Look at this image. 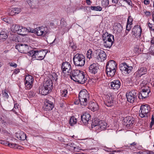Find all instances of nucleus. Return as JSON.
Here are the masks:
<instances>
[{"label": "nucleus", "instance_id": "1", "mask_svg": "<svg viewBox=\"0 0 154 154\" xmlns=\"http://www.w3.org/2000/svg\"><path fill=\"white\" fill-rule=\"evenodd\" d=\"M89 97L90 94L86 90H81L79 95V100L81 105L87 106L89 100Z\"/></svg>", "mask_w": 154, "mask_h": 154}, {"label": "nucleus", "instance_id": "2", "mask_svg": "<svg viewBox=\"0 0 154 154\" xmlns=\"http://www.w3.org/2000/svg\"><path fill=\"white\" fill-rule=\"evenodd\" d=\"M73 60L76 66L81 67L85 64V58L83 54L78 53L74 56Z\"/></svg>", "mask_w": 154, "mask_h": 154}, {"label": "nucleus", "instance_id": "3", "mask_svg": "<svg viewBox=\"0 0 154 154\" xmlns=\"http://www.w3.org/2000/svg\"><path fill=\"white\" fill-rule=\"evenodd\" d=\"M103 40L104 45L107 48H110L114 41V37L113 35L106 32L103 35Z\"/></svg>", "mask_w": 154, "mask_h": 154}, {"label": "nucleus", "instance_id": "4", "mask_svg": "<svg viewBox=\"0 0 154 154\" xmlns=\"http://www.w3.org/2000/svg\"><path fill=\"white\" fill-rule=\"evenodd\" d=\"M15 48L20 52L25 54L27 53L29 55L32 49L31 47L23 43H19L17 44L15 46Z\"/></svg>", "mask_w": 154, "mask_h": 154}, {"label": "nucleus", "instance_id": "5", "mask_svg": "<svg viewBox=\"0 0 154 154\" xmlns=\"http://www.w3.org/2000/svg\"><path fill=\"white\" fill-rule=\"evenodd\" d=\"M46 54H44V51H40L32 50L30 51L29 56L35 58L37 60H42L43 59Z\"/></svg>", "mask_w": 154, "mask_h": 154}, {"label": "nucleus", "instance_id": "6", "mask_svg": "<svg viewBox=\"0 0 154 154\" xmlns=\"http://www.w3.org/2000/svg\"><path fill=\"white\" fill-rule=\"evenodd\" d=\"M137 95V91L135 90H132L127 92L126 95L127 101L131 103L136 102Z\"/></svg>", "mask_w": 154, "mask_h": 154}, {"label": "nucleus", "instance_id": "7", "mask_svg": "<svg viewBox=\"0 0 154 154\" xmlns=\"http://www.w3.org/2000/svg\"><path fill=\"white\" fill-rule=\"evenodd\" d=\"M150 110V107L148 104L142 105L139 111V116L141 118L148 116Z\"/></svg>", "mask_w": 154, "mask_h": 154}, {"label": "nucleus", "instance_id": "8", "mask_svg": "<svg viewBox=\"0 0 154 154\" xmlns=\"http://www.w3.org/2000/svg\"><path fill=\"white\" fill-rule=\"evenodd\" d=\"M35 31L38 36H42L43 37L46 36L49 32L47 27L43 26L37 27L35 29Z\"/></svg>", "mask_w": 154, "mask_h": 154}, {"label": "nucleus", "instance_id": "9", "mask_svg": "<svg viewBox=\"0 0 154 154\" xmlns=\"http://www.w3.org/2000/svg\"><path fill=\"white\" fill-rule=\"evenodd\" d=\"M95 58L97 62H103L106 59V55L103 51L101 50H97Z\"/></svg>", "mask_w": 154, "mask_h": 154}, {"label": "nucleus", "instance_id": "10", "mask_svg": "<svg viewBox=\"0 0 154 154\" xmlns=\"http://www.w3.org/2000/svg\"><path fill=\"white\" fill-rule=\"evenodd\" d=\"M61 69L63 73L67 72L68 75L72 71L70 64L68 62H65L62 63Z\"/></svg>", "mask_w": 154, "mask_h": 154}, {"label": "nucleus", "instance_id": "11", "mask_svg": "<svg viewBox=\"0 0 154 154\" xmlns=\"http://www.w3.org/2000/svg\"><path fill=\"white\" fill-rule=\"evenodd\" d=\"M33 80L32 76L30 75L26 76L25 79V85L26 89H29L32 87Z\"/></svg>", "mask_w": 154, "mask_h": 154}, {"label": "nucleus", "instance_id": "12", "mask_svg": "<svg viewBox=\"0 0 154 154\" xmlns=\"http://www.w3.org/2000/svg\"><path fill=\"white\" fill-rule=\"evenodd\" d=\"M150 92V90L148 87H146L142 89V91L139 95L138 97L140 99H143L146 98Z\"/></svg>", "mask_w": 154, "mask_h": 154}, {"label": "nucleus", "instance_id": "13", "mask_svg": "<svg viewBox=\"0 0 154 154\" xmlns=\"http://www.w3.org/2000/svg\"><path fill=\"white\" fill-rule=\"evenodd\" d=\"M132 35L138 39L141 36L142 30L140 26L137 25L134 26L132 29Z\"/></svg>", "mask_w": 154, "mask_h": 154}, {"label": "nucleus", "instance_id": "14", "mask_svg": "<svg viewBox=\"0 0 154 154\" xmlns=\"http://www.w3.org/2000/svg\"><path fill=\"white\" fill-rule=\"evenodd\" d=\"M120 69L124 72L129 73L132 69V66H129L127 64L124 63H122L120 66Z\"/></svg>", "mask_w": 154, "mask_h": 154}, {"label": "nucleus", "instance_id": "15", "mask_svg": "<svg viewBox=\"0 0 154 154\" xmlns=\"http://www.w3.org/2000/svg\"><path fill=\"white\" fill-rule=\"evenodd\" d=\"M85 74L83 71H81L75 81L80 84H84L87 79V78L85 77Z\"/></svg>", "mask_w": 154, "mask_h": 154}, {"label": "nucleus", "instance_id": "16", "mask_svg": "<svg viewBox=\"0 0 154 154\" xmlns=\"http://www.w3.org/2000/svg\"><path fill=\"white\" fill-rule=\"evenodd\" d=\"M81 120L85 125H86L91 122V117L89 113L84 112L81 116Z\"/></svg>", "mask_w": 154, "mask_h": 154}, {"label": "nucleus", "instance_id": "17", "mask_svg": "<svg viewBox=\"0 0 154 154\" xmlns=\"http://www.w3.org/2000/svg\"><path fill=\"white\" fill-rule=\"evenodd\" d=\"M54 106L53 103L48 100H47L44 103L43 108L45 111H50L52 110Z\"/></svg>", "mask_w": 154, "mask_h": 154}, {"label": "nucleus", "instance_id": "18", "mask_svg": "<svg viewBox=\"0 0 154 154\" xmlns=\"http://www.w3.org/2000/svg\"><path fill=\"white\" fill-rule=\"evenodd\" d=\"M89 72L92 74L97 73L99 70L98 64L97 63H93L89 67Z\"/></svg>", "mask_w": 154, "mask_h": 154}, {"label": "nucleus", "instance_id": "19", "mask_svg": "<svg viewBox=\"0 0 154 154\" xmlns=\"http://www.w3.org/2000/svg\"><path fill=\"white\" fill-rule=\"evenodd\" d=\"M8 29L4 28L2 29L0 32V40L4 41L8 37Z\"/></svg>", "mask_w": 154, "mask_h": 154}, {"label": "nucleus", "instance_id": "20", "mask_svg": "<svg viewBox=\"0 0 154 154\" xmlns=\"http://www.w3.org/2000/svg\"><path fill=\"white\" fill-rule=\"evenodd\" d=\"M123 124L127 127H131L134 123L132 117L130 116L125 118L123 119Z\"/></svg>", "mask_w": 154, "mask_h": 154}, {"label": "nucleus", "instance_id": "21", "mask_svg": "<svg viewBox=\"0 0 154 154\" xmlns=\"http://www.w3.org/2000/svg\"><path fill=\"white\" fill-rule=\"evenodd\" d=\"M121 85V83L120 81L117 79L113 81L110 83V86L111 88L117 90Z\"/></svg>", "mask_w": 154, "mask_h": 154}, {"label": "nucleus", "instance_id": "22", "mask_svg": "<svg viewBox=\"0 0 154 154\" xmlns=\"http://www.w3.org/2000/svg\"><path fill=\"white\" fill-rule=\"evenodd\" d=\"M41 0H26L27 3L32 9H36L38 6V3Z\"/></svg>", "mask_w": 154, "mask_h": 154}, {"label": "nucleus", "instance_id": "23", "mask_svg": "<svg viewBox=\"0 0 154 154\" xmlns=\"http://www.w3.org/2000/svg\"><path fill=\"white\" fill-rule=\"evenodd\" d=\"M147 72V69L146 67H140L135 72L134 75L136 77H139L145 74Z\"/></svg>", "mask_w": 154, "mask_h": 154}, {"label": "nucleus", "instance_id": "24", "mask_svg": "<svg viewBox=\"0 0 154 154\" xmlns=\"http://www.w3.org/2000/svg\"><path fill=\"white\" fill-rule=\"evenodd\" d=\"M104 103L105 105L108 107H110L113 106V103L112 97V96H110L108 95H106L105 96Z\"/></svg>", "mask_w": 154, "mask_h": 154}, {"label": "nucleus", "instance_id": "25", "mask_svg": "<svg viewBox=\"0 0 154 154\" xmlns=\"http://www.w3.org/2000/svg\"><path fill=\"white\" fill-rule=\"evenodd\" d=\"M81 71L79 70H73L70 73V77L71 79L74 81H75Z\"/></svg>", "mask_w": 154, "mask_h": 154}, {"label": "nucleus", "instance_id": "26", "mask_svg": "<svg viewBox=\"0 0 154 154\" xmlns=\"http://www.w3.org/2000/svg\"><path fill=\"white\" fill-rule=\"evenodd\" d=\"M106 69H117V64L113 60H109L106 66Z\"/></svg>", "mask_w": 154, "mask_h": 154}, {"label": "nucleus", "instance_id": "27", "mask_svg": "<svg viewBox=\"0 0 154 154\" xmlns=\"http://www.w3.org/2000/svg\"><path fill=\"white\" fill-rule=\"evenodd\" d=\"M50 91L48 89V88H47L43 85L40 86L39 88V93L42 95H46L48 94Z\"/></svg>", "mask_w": 154, "mask_h": 154}, {"label": "nucleus", "instance_id": "28", "mask_svg": "<svg viewBox=\"0 0 154 154\" xmlns=\"http://www.w3.org/2000/svg\"><path fill=\"white\" fill-rule=\"evenodd\" d=\"M88 108L91 110L95 111L98 109V105L97 103L92 101H88Z\"/></svg>", "mask_w": 154, "mask_h": 154}, {"label": "nucleus", "instance_id": "29", "mask_svg": "<svg viewBox=\"0 0 154 154\" xmlns=\"http://www.w3.org/2000/svg\"><path fill=\"white\" fill-rule=\"evenodd\" d=\"M16 137L20 140H24L26 139V136L23 132L20 131L19 133H16Z\"/></svg>", "mask_w": 154, "mask_h": 154}, {"label": "nucleus", "instance_id": "30", "mask_svg": "<svg viewBox=\"0 0 154 154\" xmlns=\"http://www.w3.org/2000/svg\"><path fill=\"white\" fill-rule=\"evenodd\" d=\"M107 124L105 121L102 120L99 121V123L98 128L100 130H103L107 127Z\"/></svg>", "mask_w": 154, "mask_h": 154}, {"label": "nucleus", "instance_id": "31", "mask_svg": "<svg viewBox=\"0 0 154 154\" xmlns=\"http://www.w3.org/2000/svg\"><path fill=\"white\" fill-rule=\"evenodd\" d=\"M43 86L49 90H51L53 88V82L51 80H48L44 84Z\"/></svg>", "mask_w": 154, "mask_h": 154}, {"label": "nucleus", "instance_id": "32", "mask_svg": "<svg viewBox=\"0 0 154 154\" xmlns=\"http://www.w3.org/2000/svg\"><path fill=\"white\" fill-rule=\"evenodd\" d=\"M116 69H106V72L108 76L113 77L115 75L116 71Z\"/></svg>", "mask_w": 154, "mask_h": 154}, {"label": "nucleus", "instance_id": "33", "mask_svg": "<svg viewBox=\"0 0 154 154\" xmlns=\"http://www.w3.org/2000/svg\"><path fill=\"white\" fill-rule=\"evenodd\" d=\"M27 32V28L20 26V29L18 31V34L22 35H25L26 34V33Z\"/></svg>", "mask_w": 154, "mask_h": 154}, {"label": "nucleus", "instance_id": "34", "mask_svg": "<svg viewBox=\"0 0 154 154\" xmlns=\"http://www.w3.org/2000/svg\"><path fill=\"white\" fill-rule=\"evenodd\" d=\"M113 29L117 32L120 33L122 30V27L120 23H117L115 24V25L113 26Z\"/></svg>", "mask_w": 154, "mask_h": 154}, {"label": "nucleus", "instance_id": "35", "mask_svg": "<svg viewBox=\"0 0 154 154\" xmlns=\"http://www.w3.org/2000/svg\"><path fill=\"white\" fill-rule=\"evenodd\" d=\"M77 122V119L74 116H72L70 118L69 123L71 126H73L74 125L76 124Z\"/></svg>", "mask_w": 154, "mask_h": 154}, {"label": "nucleus", "instance_id": "36", "mask_svg": "<svg viewBox=\"0 0 154 154\" xmlns=\"http://www.w3.org/2000/svg\"><path fill=\"white\" fill-rule=\"evenodd\" d=\"M20 26L17 24L13 25L12 27V29L13 32L18 33V31L20 29Z\"/></svg>", "mask_w": 154, "mask_h": 154}, {"label": "nucleus", "instance_id": "37", "mask_svg": "<svg viewBox=\"0 0 154 154\" xmlns=\"http://www.w3.org/2000/svg\"><path fill=\"white\" fill-rule=\"evenodd\" d=\"M9 11L8 12V14L9 15L11 16L16 15L20 12V10H9Z\"/></svg>", "mask_w": 154, "mask_h": 154}, {"label": "nucleus", "instance_id": "38", "mask_svg": "<svg viewBox=\"0 0 154 154\" xmlns=\"http://www.w3.org/2000/svg\"><path fill=\"white\" fill-rule=\"evenodd\" d=\"M99 123V121L97 119H95L94 120H93L92 122L91 125L92 127H97L98 128V126Z\"/></svg>", "mask_w": 154, "mask_h": 154}, {"label": "nucleus", "instance_id": "39", "mask_svg": "<svg viewBox=\"0 0 154 154\" xmlns=\"http://www.w3.org/2000/svg\"><path fill=\"white\" fill-rule=\"evenodd\" d=\"M61 96L63 97H67L68 91L66 89H63L61 90Z\"/></svg>", "mask_w": 154, "mask_h": 154}, {"label": "nucleus", "instance_id": "40", "mask_svg": "<svg viewBox=\"0 0 154 154\" xmlns=\"http://www.w3.org/2000/svg\"><path fill=\"white\" fill-rule=\"evenodd\" d=\"M9 146L11 148H14L15 149H20L19 147H20L18 145L13 143H8V144Z\"/></svg>", "mask_w": 154, "mask_h": 154}, {"label": "nucleus", "instance_id": "41", "mask_svg": "<svg viewBox=\"0 0 154 154\" xmlns=\"http://www.w3.org/2000/svg\"><path fill=\"white\" fill-rule=\"evenodd\" d=\"M86 56L87 58H88L89 60L92 58L93 54L91 50L89 49L88 51L86 54Z\"/></svg>", "mask_w": 154, "mask_h": 154}, {"label": "nucleus", "instance_id": "42", "mask_svg": "<svg viewBox=\"0 0 154 154\" xmlns=\"http://www.w3.org/2000/svg\"><path fill=\"white\" fill-rule=\"evenodd\" d=\"M66 25V23L63 18L61 19L60 21V26L61 28L64 29Z\"/></svg>", "mask_w": 154, "mask_h": 154}, {"label": "nucleus", "instance_id": "43", "mask_svg": "<svg viewBox=\"0 0 154 154\" xmlns=\"http://www.w3.org/2000/svg\"><path fill=\"white\" fill-rule=\"evenodd\" d=\"M69 146L70 147L73 148L75 151H77L78 149H79V148L73 143H69Z\"/></svg>", "mask_w": 154, "mask_h": 154}, {"label": "nucleus", "instance_id": "44", "mask_svg": "<svg viewBox=\"0 0 154 154\" xmlns=\"http://www.w3.org/2000/svg\"><path fill=\"white\" fill-rule=\"evenodd\" d=\"M133 21V20L132 19L130 18V17H129L128 19L127 23V26H129V27L131 26L132 23V22Z\"/></svg>", "mask_w": 154, "mask_h": 154}, {"label": "nucleus", "instance_id": "45", "mask_svg": "<svg viewBox=\"0 0 154 154\" xmlns=\"http://www.w3.org/2000/svg\"><path fill=\"white\" fill-rule=\"evenodd\" d=\"M18 106H19V104L17 103H15L14 104V107L13 109H12V111L13 112H15V113H16L17 112L16 111L15 109H18V108H19Z\"/></svg>", "mask_w": 154, "mask_h": 154}, {"label": "nucleus", "instance_id": "46", "mask_svg": "<svg viewBox=\"0 0 154 154\" xmlns=\"http://www.w3.org/2000/svg\"><path fill=\"white\" fill-rule=\"evenodd\" d=\"M91 10H102L101 7L98 6H91Z\"/></svg>", "mask_w": 154, "mask_h": 154}, {"label": "nucleus", "instance_id": "47", "mask_svg": "<svg viewBox=\"0 0 154 154\" xmlns=\"http://www.w3.org/2000/svg\"><path fill=\"white\" fill-rule=\"evenodd\" d=\"M52 77L53 80H54L56 81L58 79V75L57 74L55 73H53L52 74Z\"/></svg>", "mask_w": 154, "mask_h": 154}, {"label": "nucleus", "instance_id": "48", "mask_svg": "<svg viewBox=\"0 0 154 154\" xmlns=\"http://www.w3.org/2000/svg\"><path fill=\"white\" fill-rule=\"evenodd\" d=\"M148 26L149 28L151 30L154 31V24L151 23H148Z\"/></svg>", "mask_w": 154, "mask_h": 154}, {"label": "nucleus", "instance_id": "49", "mask_svg": "<svg viewBox=\"0 0 154 154\" xmlns=\"http://www.w3.org/2000/svg\"><path fill=\"white\" fill-rule=\"evenodd\" d=\"M154 124V118L153 115H152L151 119V122L150 124V128H152Z\"/></svg>", "mask_w": 154, "mask_h": 154}, {"label": "nucleus", "instance_id": "50", "mask_svg": "<svg viewBox=\"0 0 154 154\" xmlns=\"http://www.w3.org/2000/svg\"><path fill=\"white\" fill-rule=\"evenodd\" d=\"M2 95L4 97H5L6 98H8L9 97V95L5 91H3L2 93Z\"/></svg>", "mask_w": 154, "mask_h": 154}, {"label": "nucleus", "instance_id": "51", "mask_svg": "<svg viewBox=\"0 0 154 154\" xmlns=\"http://www.w3.org/2000/svg\"><path fill=\"white\" fill-rule=\"evenodd\" d=\"M149 50L151 53L154 54V46H151L149 48Z\"/></svg>", "mask_w": 154, "mask_h": 154}, {"label": "nucleus", "instance_id": "52", "mask_svg": "<svg viewBox=\"0 0 154 154\" xmlns=\"http://www.w3.org/2000/svg\"><path fill=\"white\" fill-rule=\"evenodd\" d=\"M128 146L131 149L135 150L136 149V146H133L132 145H129Z\"/></svg>", "mask_w": 154, "mask_h": 154}, {"label": "nucleus", "instance_id": "53", "mask_svg": "<svg viewBox=\"0 0 154 154\" xmlns=\"http://www.w3.org/2000/svg\"><path fill=\"white\" fill-rule=\"evenodd\" d=\"M9 63L10 64V66H11L13 67L14 68H16L17 66V64L14 63Z\"/></svg>", "mask_w": 154, "mask_h": 154}, {"label": "nucleus", "instance_id": "54", "mask_svg": "<svg viewBox=\"0 0 154 154\" xmlns=\"http://www.w3.org/2000/svg\"><path fill=\"white\" fill-rule=\"evenodd\" d=\"M145 154H154V151H148L145 153Z\"/></svg>", "mask_w": 154, "mask_h": 154}, {"label": "nucleus", "instance_id": "55", "mask_svg": "<svg viewBox=\"0 0 154 154\" xmlns=\"http://www.w3.org/2000/svg\"><path fill=\"white\" fill-rule=\"evenodd\" d=\"M143 2L145 4L148 5L149 3V0H143Z\"/></svg>", "mask_w": 154, "mask_h": 154}, {"label": "nucleus", "instance_id": "56", "mask_svg": "<svg viewBox=\"0 0 154 154\" xmlns=\"http://www.w3.org/2000/svg\"><path fill=\"white\" fill-rule=\"evenodd\" d=\"M144 13L147 16H149L151 14L150 12L149 11H146L145 12L144 11Z\"/></svg>", "mask_w": 154, "mask_h": 154}, {"label": "nucleus", "instance_id": "57", "mask_svg": "<svg viewBox=\"0 0 154 154\" xmlns=\"http://www.w3.org/2000/svg\"><path fill=\"white\" fill-rule=\"evenodd\" d=\"M128 145H132L133 146H135L136 147V146L137 145V143H136L135 142H134L131 143L129 144Z\"/></svg>", "mask_w": 154, "mask_h": 154}, {"label": "nucleus", "instance_id": "58", "mask_svg": "<svg viewBox=\"0 0 154 154\" xmlns=\"http://www.w3.org/2000/svg\"><path fill=\"white\" fill-rule=\"evenodd\" d=\"M20 72V70L19 69H16L14 72V73L15 74H16Z\"/></svg>", "mask_w": 154, "mask_h": 154}, {"label": "nucleus", "instance_id": "59", "mask_svg": "<svg viewBox=\"0 0 154 154\" xmlns=\"http://www.w3.org/2000/svg\"><path fill=\"white\" fill-rule=\"evenodd\" d=\"M28 94L31 96H34L35 95V94L33 91H30L29 92Z\"/></svg>", "mask_w": 154, "mask_h": 154}, {"label": "nucleus", "instance_id": "60", "mask_svg": "<svg viewBox=\"0 0 154 154\" xmlns=\"http://www.w3.org/2000/svg\"><path fill=\"white\" fill-rule=\"evenodd\" d=\"M145 152H141L140 151L138 152H134V154H145Z\"/></svg>", "mask_w": 154, "mask_h": 154}, {"label": "nucleus", "instance_id": "61", "mask_svg": "<svg viewBox=\"0 0 154 154\" xmlns=\"http://www.w3.org/2000/svg\"><path fill=\"white\" fill-rule=\"evenodd\" d=\"M118 0H112V2L115 4H116L118 2Z\"/></svg>", "mask_w": 154, "mask_h": 154}, {"label": "nucleus", "instance_id": "62", "mask_svg": "<svg viewBox=\"0 0 154 154\" xmlns=\"http://www.w3.org/2000/svg\"><path fill=\"white\" fill-rule=\"evenodd\" d=\"M131 28V26H130L129 27V26H127H127L126 27V29L127 30L129 31L130 30Z\"/></svg>", "mask_w": 154, "mask_h": 154}, {"label": "nucleus", "instance_id": "63", "mask_svg": "<svg viewBox=\"0 0 154 154\" xmlns=\"http://www.w3.org/2000/svg\"><path fill=\"white\" fill-rule=\"evenodd\" d=\"M86 1V3L88 5H90L91 3L90 0H87Z\"/></svg>", "mask_w": 154, "mask_h": 154}, {"label": "nucleus", "instance_id": "64", "mask_svg": "<svg viewBox=\"0 0 154 154\" xmlns=\"http://www.w3.org/2000/svg\"><path fill=\"white\" fill-rule=\"evenodd\" d=\"M134 50L135 51H136L137 52H139V50L137 46L135 48Z\"/></svg>", "mask_w": 154, "mask_h": 154}]
</instances>
